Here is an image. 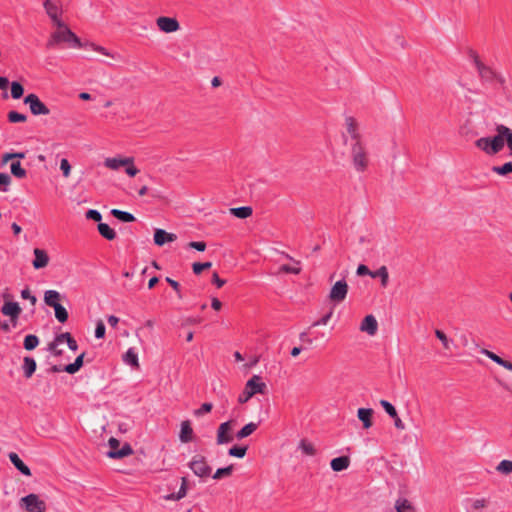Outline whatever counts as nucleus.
Masks as SVG:
<instances>
[{
	"label": "nucleus",
	"instance_id": "obj_14",
	"mask_svg": "<svg viewBox=\"0 0 512 512\" xmlns=\"http://www.w3.org/2000/svg\"><path fill=\"white\" fill-rule=\"evenodd\" d=\"M177 236L173 233H169L164 229L157 228L154 231V243L157 246H163L166 243L175 241Z\"/></svg>",
	"mask_w": 512,
	"mask_h": 512
},
{
	"label": "nucleus",
	"instance_id": "obj_6",
	"mask_svg": "<svg viewBox=\"0 0 512 512\" xmlns=\"http://www.w3.org/2000/svg\"><path fill=\"white\" fill-rule=\"evenodd\" d=\"M110 451L107 452V456L112 459H121L133 453L131 446L125 443L121 449H119L120 442L118 439L111 437L108 441Z\"/></svg>",
	"mask_w": 512,
	"mask_h": 512
},
{
	"label": "nucleus",
	"instance_id": "obj_64",
	"mask_svg": "<svg viewBox=\"0 0 512 512\" xmlns=\"http://www.w3.org/2000/svg\"><path fill=\"white\" fill-rule=\"evenodd\" d=\"M126 167V173L130 176V177H134L135 175H137V173L139 172V170L132 164H128L125 166Z\"/></svg>",
	"mask_w": 512,
	"mask_h": 512
},
{
	"label": "nucleus",
	"instance_id": "obj_37",
	"mask_svg": "<svg viewBox=\"0 0 512 512\" xmlns=\"http://www.w3.org/2000/svg\"><path fill=\"white\" fill-rule=\"evenodd\" d=\"M55 317L60 323H65L68 320V312L61 304L54 307Z\"/></svg>",
	"mask_w": 512,
	"mask_h": 512
},
{
	"label": "nucleus",
	"instance_id": "obj_60",
	"mask_svg": "<svg viewBox=\"0 0 512 512\" xmlns=\"http://www.w3.org/2000/svg\"><path fill=\"white\" fill-rule=\"evenodd\" d=\"M358 276L369 275L371 277L372 271L364 264H360L356 271Z\"/></svg>",
	"mask_w": 512,
	"mask_h": 512
},
{
	"label": "nucleus",
	"instance_id": "obj_34",
	"mask_svg": "<svg viewBox=\"0 0 512 512\" xmlns=\"http://www.w3.org/2000/svg\"><path fill=\"white\" fill-rule=\"evenodd\" d=\"M39 344V338L36 335L29 334L24 338L23 346L26 350L31 351Z\"/></svg>",
	"mask_w": 512,
	"mask_h": 512
},
{
	"label": "nucleus",
	"instance_id": "obj_31",
	"mask_svg": "<svg viewBox=\"0 0 512 512\" xmlns=\"http://www.w3.org/2000/svg\"><path fill=\"white\" fill-rule=\"evenodd\" d=\"M258 428V423L250 422L242 427L236 434L237 439L241 440L250 436Z\"/></svg>",
	"mask_w": 512,
	"mask_h": 512
},
{
	"label": "nucleus",
	"instance_id": "obj_21",
	"mask_svg": "<svg viewBox=\"0 0 512 512\" xmlns=\"http://www.w3.org/2000/svg\"><path fill=\"white\" fill-rule=\"evenodd\" d=\"M193 438V429L191 427V423L189 420L183 421L181 423V430L179 434V439L182 443H188L192 441Z\"/></svg>",
	"mask_w": 512,
	"mask_h": 512
},
{
	"label": "nucleus",
	"instance_id": "obj_26",
	"mask_svg": "<svg viewBox=\"0 0 512 512\" xmlns=\"http://www.w3.org/2000/svg\"><path fill=\"white\" fill-rule=\"evenodd\" d=\"M37 364L34 358L32 357H25L23 361V373L26 378H30L35 370H36Z\"/></svg>",
	"mask_w": 512,
	"mask_h": 512
},
{
	"label": "nucleus",
	"instance_id": "obj_57",
	"mask_svg": "<svg viewBox=\"0 0 512 512\" xmlns=\"http://www.w3.org/2000/svg\"><path fill=\"white\" fill-rule=\"evenodd\" d=\"M333 315V310L331 309L327 314L321 317L318 321L313 323V326L326 325L328 321L331 319Z\"/></svg>",
	"mask_w": 512,
	"mask_h": 512
},
{
	"label": "nucleus",
	"instance_id": "obj_22",
	"mask_svg": "<svg viewBox=\"0 0 512 512\" xmlns=\"http://www.w3.org/2000/svg\"><path fill=\"white\" fill-rule=\"evenodd\" d=\"M350 465V459L348 456H340L333 458L330 462L331 469L335 472H340L347 469Z\"/></svg>",
	"mask_w": 512,
	"mask_h": 512
},
{
	"label": "nucleus",
	"instance_id": "obj_61",
	"mask_svg": "<svg viewBox=\"0 0 512 512\" xmlns=\"http://www.w3.org/2000/svg\"><path fill=\"white\" fill-rule=\"evenodd\" d=\"M90 47H91L94 51L99 52V53H101V54H103V55H105V56L113 57V55H112V54H111V53H110L106 48H104V47H102V46H99V45H96V44H94V43H91V44H90Z\"/></svg>",
	"mask_w": 512,
	"mask_h": 512
},
{
	"label": "nucleus",
	"instance_id": "obj_40",
	"mask_svg": "<svg viewBox=\"0 0 512 512\" xmlns=\"http://www.w3.org/2000/svg\"><path fill=\"white\" fill-rule=\"evenodd\" d=\"M24 94V88L19 82L11 83V96L13 99H20Z\"/></svg>",
	"mask_w": 512,
	"mask_h": 512
},
{
	"label": "nucleus",
	"instance_id": "obj_1",
	"mask_svg": "<svg viewBox=\"0 0 512 512\" xmlns=\"http://www.w3.org/2000/svg\"><path fill=\"white\" fill-rule=\"evenodd\" d=\"M496 135L491 137H481L475 141V146L487 155L498 154L506 144L509 155L512 156V129L498 124L495 127Z\"/></svg>",
	"mask_w": 512,
	"mask_h": 512
},
{
	"label": "nucleus",
	"instance_id": "obj_25",
	"mask_svg": "<svg viewBox=\"0 0 512 512\" xmlns=\"http://www.w3.org/2000/svg\"><path fill=\"white\" fill-rule=\"evenodd\" d=\"M229 212L230 214L239 219H246L252 215L253 210L250 206H241L236 208H230Z\"/></svg>",
	"mask_w": 512,
	"mask_h": 512
},
{
	"label": "nucleus",
	"instance_id": "obj_47",
	"mask_svg": "<svg viewBox=\"0 0 512 512\" xmlns=\"http://www.w3.org/2000/svg\"><path fill=\"white\" fill-rule=\"evenodd\" d=\"M11 183V177L6 173H0V191L7 192Z\"/></svg>",
	"mask_w": 512,
	"mask_h": 512
},
{
	"label": "nucleus",
	"instance_id": "obj_41",
	"mask_svg": "<svg viewBox=\"0 0 512 512\" xmlns=\"http://www.w3.org/2000/svg\"><path fill=\"white\" fill-rule=\"evenodd\" d=\"M246 446H233L228 450L229 456L243 458L246 455Z\"/></svg>",
	"mask_w": 512,
	"mask_h": 512
},
{
	"label": "nucleus",
	"instance_id": "obj_9",
	"mask_svg": "<svg viewBox=\"0 0 512 512\" xmlns=\"http://www.w3.org/2000/svg\"><path fill=\"white\" fill-rule=\"evenodd\" d=\"M21 504L28 512H45L46 503L36 494H29L21 498Z\"/></svg>",
	"mask_w": 512,
	"mask_h": 512
},
{
	"label": "nucleus",
	"instance_id": "obj_7",
	"mask_svg": "<svg viewBox=\"0 0 512 512\" xmlns=\"http://www.w3.org/2000/svg\"><path fill=\"white\" fill-rule=\"evenodd\" d=\"M44 9L52 20V22L58 27H64V23L61 20L60 16L62 14V8L57 1L54 0H45L43 3Z\"/></svg>",
	"mask_w": 512,
	"mask_h": 512
},
{
	"label": "nucleus",
	"instance_id": "obj_30",
	"mask_svg": "<svg viewBox=\"0 0 512 512\" xmlns=\"http://www.w3.org/2000/svg\"><path fill=\"white\" fill-rule=\"evenodd\" d=\"M123 361L126 364L131 365L132 367H138L139 366L138 354H137V352L135 351L134 348H129L126 351V353L123 355Z\"/></svg>",
	"mask_w": 512,
	"mask_h": 512
},
{
	"label": "nucleus",
	"instance_id": "obj_44",
	"mask_svg": "<svg viewBox=\"0 0 512 512\" xmlns=\"http://www.w3.org/2000/svg\"><path fill=\"white\" fill-rule=\"evenodd\" d=\"M8 121L11 123H19V122H25L27 120V116L24 114H21L17 111H10L7 115Z\"/></svg>",
	"mask_w": 512,
	"mask_h": 512
},
{
	"label": "nucleus",
	"instance_id": "obj_51",
	"mask_svg": "<svg viewBox=\"0 0 512 512\" xmlns=\"http://www.w3.org/2000/svg\"><path fill=\"white\" fill-rule=\"evenodd\" d=\"M60 169H61L64 177H66V178L69 177L70 172H71V165L66 158H63L61 160Z\"/></svg>",
	"mask_w": 512,
	"mask_h": 512
},
{
	"label": "nucleus",
	"instance_id": "obj_43",
	"mask_svg": "<svg viewBox=\"0 0 512 512\" xmlns=\"http://www.w3.org/2000/svg\"><path fill=\"white\" fill-rule=\"evenodd\" d=\"M186 494H187V488L180 486V489L178 490V492L168 494V495L164 496V499L177 501V500L184 498L186 496Z\"/></svg>",
	"mask_w": 512,
	"mask_h": 512
},
{
	"label": "nucleus",
	"instance_id": "obj_53",
	"mask_svg": "<svg viewBox=\"0 0 512 512\" xmlns=\"http://www.w3.org/2000/svg\"><path fill=\"white\" fill-rule=\"evenodd\" d=\"M165 280L176 291L178 298L182 299L183 295H182L181 290H180V284L177 281H175L172 278H170V277H166Z\"/></svg>",
	"mask_w": 512,
	"mask_h": 512
},
{
	"label": "nucleus",
	"instance_id": "obj_56",
	"mask_svg": "<svg viewBox=\"0 0 512 512\" xmlns=\"http://www.w3.org/2000/svg\"><path fill=\"white\" fill-rule=\"evenodd\" d=\"M188 247L203 252L206 249V243L203 241H192L188 243Z\"/></svg>",
	"mask_w": 512,
	"mask_h": 512
},
{
	"label": "nucleus",
	"instance_id": "obj_62",
	"mask_svg": "<svg viewBox=\"0 0 512 512\" xmlns=\"http://www.w3.org/2000/svg\"><path fill=\"white\" fill-rule=\"evenodd\" d=\"M212 283L217 286V288H221L224 286L226 281L224 279H221L217 272H214L212 275Z\"/></svg>",
	"mask_w": 512,
	"mask_h": 512
},
{
	"label": "nucleus",
	"instance_id": "obj_11",
	"mask_svg": "<svg viewBox=\"0 0 512 512\" xmlns=\"http://www.w3.org/2000/svg\"><path fill=\"white\" fill-rule=\"evenodd\" d=\"M232 432V421H226L220 424L217 430V444H227L233 440L231 435Z\"/></svg>",
	"mask_w": 512,
	"mask_h": 512
},
{
	"label": "nucleus",
	"instance_id": "obj_17",
	"mask_svg": "<svg viewBox=\"0 0 512 512\" xmlns=\"http://www.w3.org/2000/svg\"><path fill=\"white\" fill-rule=\"evenodd\" d=\"M360 329L367 332L369 335H375L378 329V323L373 315H367L362 323Z\"/></svg>",
	"mask_w": 512,
	"mask_h": 512
},
{
	"label": "nucleus",
	"instance_id": "obj_16",
	"mask_svg": "<svg viewBox=\"0 0 512 512\" xmlns=\"http://www.w3.org/2000/svg\"><path fill=\"white\" fill-rule=\"evenodd\" d=\"M134 162L133 158H106L104 161V165L111 170H118L122 166H126L128 164H132Z\"/></svg>",
	"mask_w": 512,
	"mask_h": 512
},
{
	"label": "nucleus",
	"instance_id": "obj_27",
	"mask_svg": "<svg viewBox=\"0 0 512 512\" xmlns=\"http://www.w3.org/2000/svg\"><path fill=\"white\" fill-rule=\"evenodd\" d=\"M60 293L56 290H47L44 294V301L46 305L50 307H55V305H59L60 301Z\"/></svg>",
	"mask_w": 512,
	"mask_h": 512
},
{
	"label": "nucleus",
	"instance_id": "obj_55",
	"mask_svg": "<svg viewBox=\"0 0 512 512\" xmlns=\"http://www.w3.org/2000/svg\"><path fill=\"white\" fill-rule=\"evenodd\" d=\"M21 297L23 299L29 300L32 305H35V303L37 301V298L31 294V291L29 290V288H25L21 291Z\"/></svg>",
	"mask_w": 512,
	"mask_h": 512
},
{
	"label": "nucleus",
	"instance_id": "obj_5",
	"mask_svg": "<svg viewBox=\"0 0 512 512\" xmlns=\"http://www.w3.org/2000/svg\"><path fill=\"white\" fill-rule=\"evenodd\" d=\"M188 467L198 477H208L211 475L212 468L208 465L206 458L202 455H195L188 463Z\"/></svg>",
	"mask_w": 512,
	"mask_h": 512
},
{
	"label": "nucleus",
	"instance_id": "obj_36",
	"mask_svg": "<svg viewBox=\"0 0 512 512\" xmlns=\"http://www.w3.org/2000/svg\"><path fill=\"white\" fill-rule=\"evenodd\" d=\"M491 170L498 175L506 176L512 173V162H506L501 166H493Z\"/></svg>",
	"mask_w": 512,
	"mask_h": 512
},
{
	"label": "nucleus",
	"instance_id": "obj_59",
	"mask_svg": "<svg viewBox=\"0 0 512 512\" xmlns=\"http://www.w3.org/2000/svg\"><path fill=\"white\" fill-rule=\"evenodd\" d=\"M252 396L253 392L247 391L245 388L244 391L239 395L238 402L240 404L246 403Z\"/></svg>",
	"mask_w": 512,
	"mask_h": 512
},
{
	"label": "nucleus",
	"instance_id": "obj_4",
	"mask_svg": "<svg viewBox=\"0 0 512 512\" xmlns=\"http://www.w3.org/2000/svg\"><path fill=\"white\" fill-rule=\"evenodd\" d=\"M350 157L357 172H364L369 164V158L361 140L351 143Z\"/></svg>",
	"mask_w": 512,
	"mask_h": 512
},
{
	"label": "nucleus",
	"instance_id": "obj_24",
	"mask_svg": "<svg viewBox=\"0 0 512 512\" xmlns=\"http://www.w3.org/2000/svg\"><path fill=\"white\" fill-rule=\"evenodd\" d=\"M345 121H346L347 132L350 135L352 142L361 140L355 119L353 117L349 116V117H346Z\"/></svg>",
	"mask_w": 512,
	"mask_h": 512
},
{
	"label": "nucleus",
	"instance_id": "obj_29",
	"mask_svg": "<svg viewBox=\"0 0 512 512\" xmlns=\"http://www.w3.org/2000/svg\"><path fill=\"white\" fill-rule=\"evenodd\" d=\"M395 510L397 512H416L411 502L406 498H399L396 500Z\"/></svg>",
	"mask_w": 512,
	"mask_h": 512
},
{
	"label": "nucleus",
	"instance_id": "obj_19",
	"mask_svg": "<svg viewBox=\"0 0 512 512\" xmlns=\"http://www.w3.org/2000/svg\"><path fill=\"white\" fill-rule=\"evenodd\" d=\"M373 413H374V411L371 408H359L358 409L357 417L363 423V428L369 429L372 426Z\"/></svg>",
	"mask_w": 512,
	"mask_h": 512
},
{
	"label": "nucleus",
	"instance_id": "obj_20",
	"mask_svg": "<svg viewBox=\"0 0 512 512\" xmlns=\"http://www.w3.org/2000/svg\"><path fill=\"white\" fill-rule=\"evenodd\" d=\"M9 459L11 463L15 466L17 470H19L25 476H31V470L29 467L21 460L15 452L9 453Z\"/></svg>",
	"mask_w": 512,
	"mask_h": 512
},
{
	"label": "nucleus",
	"instance_id": "obj_42",
	"mask_svg": "<svg viewBox=\"0 0 512 512\" xmlns=\"http://www.w3.org/2000/svg\"><path fill=\"white\" fill-rule=\"evenodd\" d=\"M299 448L302 450V452L304 454L309 455V456H313L316 453V450H315L313 444L306 440H301V442L299 444Z\"/></svg>",
	"mask_w": 512,
	"mask_h": 512
},
{
	"label": "nucleus",
	"instance_id": "obj_48",
	"mask_svg": "<svg viewBox=\"0 0 512 512\" xmlns=\"http://www.w3.org/2000/svg\"><path fill=\"white\" fill-rule=\"evenodd\" d=\"M212 266V263L211 262H204V263H199V262H196L192 265V269H193V272L195 274H200L203 270L205 269H208Z\"/></svg>",
	"mask_w": 512,
	"mask_h": 512
},
{
	"label": "nucleus",
	"instance_id": "obj_54",
	"mask_svg": "<svg viewBox=\"0 0 512 512\" xmlns=\"http://www.w3.org/2000/svg\"><path fill=\"white\" fill-rule=\"evenodd\" d=\"M280 271L285 272V273H291V274L298 275L301 272V268L300 267H293V266H290L288 264H284V265H282L280 267Z\"/></svg>",
	"mask_w": 512,
	"mask_h": 512
},
{
	"label": "nucleus",
	"instance_id": "obj_32",
	"mask_svg": "<svg viewBox=\"0 0 512 512\" xmlns=\"http://www.w3.org/2000/svg\"><path fill=\"white\" fill-rule=\"evenodd\" d=\"M98 231L101 234V236L107 240H113L116 238V232L106 223L100 222L98 224Z\"/></svg>",
	"mask_w": 512,
	"mask_h": 512
},
{
	"label": "nucleus",
	"instance_id": "obj_10",
	"mask_svg": "<svg viewBox=\"0 0 512 512\" xmlns=\"http://www.w3.org/2000/svg\"><path fill=\"white\" fill-rule=\"evenodd\" d=\"M348 293V284L345 279L337 281L331 288L329 299L334 303H341L345 300Z\"/></svg>",
	"mask_w": 512,
	"mask_h": 512
},
{
	"label": "nucleus",
	"instance_id": "obj_13",
	"mask_svg": "<svg viewBox=\"0 0 512 512\" xmlns=\"http://www.w3.org/2000/svg\"><path fill=\"white\" fill-rule=\"evenodd\" d=\"M1 312L11 317V321L13 322V325H16V321L21 313V308L17 302H5L4 305L1 308Z\"/></svg>",
	"mask_w": 512,
	"mask_h": 512
},
{
	"label": "nucleus",
	"instance_id": "obj_18",
	"mask_svg": "<svg viewBox=\"0 0 512 512\" xmlns=\"http://www.w3.org/2000/svg\"><path fill=\"white\" fill-rule=\"evenodd\" d=\"M34 260H33V267L35 269H41L48 265L49 257L47 253L39 248L34 249Z\"/></svg>",
	"mask_w": 512,
	"mask_h": 512
},
{
	"label": "nucleus",
	"instance_id": "obj_2",
	"mask_svg": "<svg viewBox=\"0 0 512 512\" xmlns=\"http://www.w3.org/2000/svg\"><path fill=\"white\" fill-rule=\"evenodd\" d=\"M469 56L477 70L481 84L492 88L494 91L506 94L508 85L504 75L482 62L475 51L471 50Z\"/></svg>",
	"mask_w": 512,
	"mask_h": 512
},
{
	"label": "nucleus",
	"instance_id": "obj_58",
	"mask_svg": "<svg viewBox=\"0 0 512 512\" xmlns=\"http://www.w3.org/2000/svg\"><path fill=\"white\" fill-rule=\"evenodd\" d=\"M487 500L484 498L475 499L472 501V508L475 510L482 509L487 506Z\"/></svg>",
	"mask_w": 512,
	"mask_h": 512
},
{
	"label": "nucleus",
	"instance_id": "obj_8",
	"mask_svg": "<svg viewBox=\"0 0 512 512\" xmlns=\"http://www.w3.org/2000/svg\"><path fill=\"white\" fill-rule=\"evenodd\" d=\"M24 104L29 105L30 111L33 115H48L49 108L39 99L36 94H28L24 98Z\"/></svg>",
	"mask_w": 512,
	"mask_h": 512
},
{
	"label": "nucleus",
	"instance_id": "obj_28",
	"mask_svg": "<svg viewBox=\"0 0 512 512\" xmlns=\"http://www.w3.org/2000/svg\"><path fill=\"white\" fill-rule=\"evenodd\" d=\"M371 277L372 278H380L381 286L384 288L387 287L388 282H389V273H388V269L386 266H381L376 271H372Z\"/></svg>",
	"mask_w": 512,
	"mask_h": 512
},
{
	"label": "nucleus",
	"instance_id": "obj_3",
	"mask_svg": "<svg viewBox=\"0 0 512 512\" xmlns=\"http://www.w3.org/2000/svg\"><path fill=\"white\" fill-rule=\"evenodd\" d=\"M61 42H66L74 48H81L83 46L79 37L74 32H72L65 24L64 27L58 28L57 31L52 33L50 39L47 42V47L53 48Z\"/></svg>",
	"mask_w": 512,
	"mask_h": 512
},
{
	"label": "nucleus",
	"instance_id": "obj_38",
	"mask_svg": "<svg viewBox=\"0 0 512 512\" xmlns=\"http://www.w3.org/2000/svg\"><path fill=\"white\" fill-rule=\"evenodd\" d=\"M233 465H229L227 467L218 468L216 472L213 474V479L219 480L224 477H229L233 472Z\"/></svg>",
	"mask_w": 512,
	"mask_h": 512
},
{
	"label": "nucleus",
	"instance_id": "obj_35",
	"mask_svg": "<svg viewBox=\"0 0 512 512\" xmlns=\"http://www.w3.org/2000/svg\"><path fill=\"white\" fill-rule=\"evenodd\" d=\"M10 170L12 175L19 179L24 178L27 175L26 170L22 168L19 161L12 162L10 165Z\"/></svg>",
	"mask_w": 512,
	"mask_h": 512
},
{
	"label": "nucleus",
	"instance_id": "obj_12",
	"mask_svg": "<svg viewBox=\"0 0 512 512\" xmlns=\"http://www.w3.org/2000/svg\"><path fill=\"white\" fill-rule=\"evenodd\" d=\"M158 28L165 33H172L180 28L176 18L161 16L156 20Z\"/></svg>",
	"mask_w": 512,
	"mask_h": 512
},
{
	"label": "nucleus",
	"instance_id": "obj_63",
	"mask_svg": "<svg viewBox=\"0 0 512 512\" xmlns=\"http://www.w3.org/2000/svg\"><path fill=\"white\" fill-rule=\"evenodd\" d=\"M63 370L69 374H75L76 372H78L80 370L79 367H77L74 362L73 363H70L66 366L63 367Z\"/></svg>",
	"mask_w": 512,
	"mask_h": 512
},
{
	"label": "nucleus",
	"instance_id": "obj_50",
	"mask_svg": "<svg viewBox=\"0 0 512 512\" xmlns=\"http://www.w3.org/2000/svg\"><path fill=\"white\" fill-rule=\"evenodd\" d=\"M86 218L89 219V220H93L95 222H99L100 223V221L102 219V215H101V213L98 210L89 209L86 212Z\"/></svg>",
	"mask_w": 512,
	"mask_h": 512
},
{
	"label": "nucleus",
	"instance_id": "obj_49",
	"mask_svg": "<svg viewBox=\"0 0 512 512\" xmlns=\"http://www.w3.org/2000/svg\"><path fill=\"white\" fill-rule=\"evenodd\" d=\"M213 405L212 403L205 402L201 405V407L194 411L195 416L199 417L204 415L205 413H208L212 410Z\"/></svg>",
	"mask_w": 512,
	"mask_h": 512
},
{
	"label": "nucleus",
	"instance_id": "obj_45",
	"mask_svg": "<svg viewBox=\"0 0 512 512\" xmlns=\"http://www.w3.org/2000/svg\"><path fill=\"white\" fill-rule=\"evenodd\" d=\"M380 405L391 418H396L397 411L389 401L380 400Z\"/></svg>",
	"mask_w": 512,
	"mask_h": 512
},
{
	"label": "nucleus",
	"instance_id": "obj_46",
	"mask_svg": "<svg viewBox=\"0 0 512 512\" xmlns=\"http://www.w3.org/2000/svg\"><path fill=\"white\" fill-rule=\"evenodd\" d=\"M435 336L441 341L445 349H450V344L452 343V340H450L443 331L436 329Z\"/></svg>",
	"mask_w": 512,
	"mask_h": 512
},
{
	"label": "nucleus",
	"instance_id": "obj_52",
	"mask_svg": "<svg viewBox=\"0 0 512 512\" xmlns=\"http://www.w3.org/2000/svg\"><path fill=\"white\" fill-rule=\"evenodd\" d=\"M105 331H106V328H105L104 323L101 320L98 321L96 324V328H95V337L97 339L103 338L105 336Z\"/></svg>",
	"mask_w": 512,
	"mask_h": 512
},
{
	"label": "nucleus",
	"instance_id": "obj_15",
	"mask_svg": "<svg viewBox=\"0 0 512 512\" xmlns=\"http://www.w3.org/2000/svg\"><path fill=\"white\" fill-rule=\"evenodd\" d=\"M247 391L253 392V396L257 393H264L266 389V384L261 381V377L258 375H253L245 385Z\"/></svg>",
	"mask_w": 512,
	"mask_h": 512
},
{
	"label": "nucleus",
	"instance_id": "obj_23",
	"mask_svg": "<svg viewBox=\"0 0 512 512\" xmlns=\"http://www.w3.org/2000/svg\"><path fill=\"white\" fill-rule=\"evenodd\" d=\"M481 354L487 356L489 359H491L493 362L497 363L498 365L504 367L505 369L512 371V363L502 359L498 355H496L494 352L489 351L487 349H482Z\"/></svg>",
	"mask_w": 512,
	"mask_h": 512
},
{
	"label": "nucleus",
	"instance_id": "obj_39",
	"mask_svg": "<svg viewBox=\"0 0 512 512\" xmlns=\"http://www.w3.org/2000/svg\"><path fill=\"white\" fill-rule=\"evenodd\" d=\"M496 471L504 474L509 475L512 473V461L511 460H502L496 467Z\"/></svg>",
	"mask_w": 512,
	"mask_h": 512
},
{
	"label": "nucleus",
	"instance_id": "obj_33",
	"mask_svg": "<svg viewBox=\"0 0 512 512\" xmlns=\"http://www.w3.org/2000/svg\"><path fill=\"white\" fill-rule=\"evenodd\" d=\"M111 214L118 220L122 222H133L136 220L135 216L129 212L122 211L119 209H112Z\"/></svg>",
	"mask_w": 512,
	"mask_h": 512
}]
</instances>
